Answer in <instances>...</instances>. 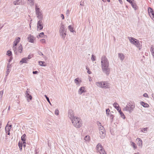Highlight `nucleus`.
Here are the masks:
<instances>
[{
	"mask_svg": "<svg viewBox=\"0 0 154 154\" xmlns=\"http://www.w3.org/2000/svg\"><path fill=\"white\" fill-rule=\"evenodd\" d=\"M101 63L103 71L107 75H108L110 73V69L109 61L106 56H103L102 57Z\"/></svg>",
	"mask_w": 154,
	"mask_h": 154,
	"instance_id": "1",
	"label": "nucleus"
},
{
	"mask_svg": "<svg viewBox=\"0 0 154 154\" xmlns=\"http://www.w3.org/2000/svg\"><path fill=\"white\" fill-rule=\"evenodd\" d=\"M71 121L73 126L76 128H79L82 126V121L78 117L74 118Z\"/></svg>",
	"mask_w": 154,
	"mask_h": 154,
	"instance_id": "2",
	"label": "nucleus"
},
{
	"mask_svg": "<svg viewBox=\"0 0 154 154\" xmlns=\"http://www.w3.org/2000/svg\"><path fill=\"white\" fill-rule=\"evenodd\" d=\"M135 107L134 104L132 102H129L123 109V110L128 111L130 113H131Z\"/></svg>",
	"mask_w": 154,
	"mask_h": 154,
	"instance_id": "3",
	"label": "nucleus"
},
{
	"mask_svg": "<svg viewBox=\"0 0 154 154\" xmlns=\"http://www.w3.org/2000/svg\"><path fill=\"white\" fill-rule=\"evenodd\" d=\"M35 12L37 17L38 18V19L42 20L43 18L42 13L40 9L38 7V4L36 3L35 4Z\"/></svg>",
	"mask_w": 154,
	"mask_h": 154,
	"instance_id": "4",
	"label": "nucleus"
},
{
	"mask_svg": "<svg viewBox=\"0 0 154 154\" xmlns=\"http://www.w3.org/2000/svg\"><path fill=\"white\" fill-rule=\"evenodd\" d=\"M59 33L61 37L62 38L63 40H65L66 34L65 29V27L64 25L62 24L59 28Z\"/></svg>",
	"mask_w": 154,
	"mask_h": 154,
	"instance_id": "5",
	"label": "nucleus"
},
{
	"mask_svg": "<svg viewBox=\"0 0 154 154\" xmlns=\"http://www.w3.org/2000/svg\"><path fill=\"white\" fill-rule=\"evenodd\" d=\"M128 38L130 42L132 44L135 45L137 48H139V49H140V43L139 40H138L137 39L132 37H128Z\"/></svg>",
	"mask_w": 154,
	"mask_h": 154,
	"instance_id": "6",
	"label": "nucleus"
},
{
	"mask_svg": "<svg viewBox=\"0 0 154 154\" xmlns=\"http://www.w3.org/2000/svg\"><path fill=\"white\" fill-rule=\"evenodd\" d=\"M13 49L15 54L17 55L19 53H21L22 52L23 48L22 45L20 44L19 45V46L17 48L16 47L13 46Z\"/></svg>",
	"mask_w": 154,
	"mask_h": 154,
	"instance_id": "7",
	"label": "nucleus"
},
{
	"mask_svg": "<svg viewBox=\"0 0 154 154\" xmlns=\"http://www.w3.org/2000/svg\"><path fill=\"white\" fill-rule=\"evenodd\" d=\"M99 130L100 138L101 139L104 138L106 135V131L104 127L101 126L99 127Z\"/></svg>",
	"mask_w": 154,
	"mask_h": 154,
	"instance_id": "8",
	"label": "nucleus"
},
{
	"mask_svg": "<svg viewBox=\"0 0 154 154\" xmlns=\"http://www.w3.org/2000/svg\"><path fill=\"white\" fill-rule=\"evenodd\" d=\"M68 115L69 118L70 119L71 121L74 118L76 117V116H74V114L73 111L72 110H69L68 112Z\"/></svg>",
	"mask_w": 154,
	"mask_h": 154,
	"instance_id": "9",
	"label": "nucleus"
},
{
	"mask_svg": "<svg viewBox=\"0 0 154 154\" xmlns=\"http://www.w3.org/2000/svg\"><path fill=\"white\" fill-rule=\"evenodd\" d=\"M28 39L29 42L34 43V41L35 40V38L31 34H29L28 35Z\"/></svg>",
	"mask_w": 154,
	"mask_h": 154,
	"instance_id": "10",
	"label": "nucleus"
},
{
	"mask_svg": "<svg viewBox=\"0 0 154 154\" xmlns=\"http://www.w3.org/2000/svg\"><path fill=\"white\" fill-rule=\"evenodd\" d=\"M29 89H27L26 91V92L25 93V94L26 95V97L27 98V100L28 102H29V101H28L29 99V100H31L32 98V97L31 96V95H30L29 93Z\"/></svg>",
	"mask_w": 154,
	"mask_h": 154,
	"instance_id": "11",
	"label": "nucleus"
},
{
	"mask_svg": "<svg viewBox=\"0 0 154 154\" xmlns=\"http://www.w3.org/2000/svg\"><path fill=\"white\" fill-rule=\"evenodd\" d=\"M41 20H39L37 23V27L39 30H42L43 28V24L42 23Z\"/></svg>",
	"mask_w": 154,
	"mask_h": 154,
	"instance_id": "12",
	"label": "nucleus"
},
{
	"mask_svg": "<svg viewBox=\"0 0 154 154\" xmlns=\"http://www.w3.org/2000/svg\"><path fill=\"white\" fill-rule=\"evenodd\" d=\"M103 88H109L110 87L109 84L106 82H103Z\"/></svg>",
	"mask_w": 154,
	"mask_h": 154,
	"instance_id": "13",
	"label": "nucleus"
},
{
	"mask_svg": "<svg viewBox=\"0 0 154 154\" xmlns=\"http://www.w3.org/2000/svg\"><path fill=\"white\" fill-rule=\"evenodd\" d=\"M74 82L76 85L79 86L81 83L82 82V81L80 78H78L75 79Z\"/></svg>",
	"mask_w": 154,
	"mask_h": 154,
	"instance_id": "14",
	"label": "nucleus"
},
{
	"mask_svg": "<svg viewBox=\"0 0 154 154\" xmlns=\"http://www.w3.org/2000/svg\"><path fill=\"white\" fill-rule=\"evenodd\" d=\"M20 37H18L16 38L14 42V44L13 45V46H14L15 47H16V46L17 45V44L20 42Z\"/></svg>",
	"mask_w": 154,
	"mask_h": 154,
	"instance_id": "15",
	"label": "nucleus"
},
{
	"mask_svg": "<svg viewBox=\"0 0 154 154\" xmlns=\"http://www.w3.org/2000/svg\"><path fill=\"white\" fill-rule=\"evenodd\" d=\"M136 140L137 141V145L141 147H142L143 146L142 140L140 138H137Z\"/></svg>",
	"mask_w": 154,
	"mask_h": 154,
	"instance_id": "16",
	"label": "nucleus"
},
{
	"mask_svg": "<svg viewBox=\"0 0 154 154\" xmlns=\"http://www.w3.org/2000/svg\"><path fill=\"white\" fill-rule=\"evenodd\" d=\"M103 149V147L101 144L99 143L97 146V151L100 152V151H101Z\"/></svg>",
	"mask_w": 154,
	"mask_h": 154,
	"instance_id": "17",
	"label": "nucleus"
},
{
	"mask_svg": "<svg viewBox=\"0 0 154 154\" xmlns=\"http://www.w3.org/2000/svg\"><path fill=\"white\" fill-rule=\"evenodd\" d=\"M118 57L121 61H123L125 57V56L123 53H119L118 54Z\"/></svg>",
	"mask_w": 154,
	"mask_h": 154,
	"instance_id": "18",
	"label": "nucleus"
},
{
	"mask_svg": "<svg viewBox=\"0 0 154 154\" xmlns=\"http://www.w3.org/2000/svg\"><path fill=\"white\" fill-rule=\"evenodd\" d=\"M11 67V65H10L9 63H8L7 66V71L6 72V76H7L9 74L10 70L9 68Z\"/></svg>",
	"mask_w": 154,
	"mask_h": 154,
	"instance_id": "19",
	"label": "nucleus"
},
{
	"mask_svg": "<svg viewBox=\"0 0 154 154\" xmlns=\"http://www.w3.org/2000/svg\"><path fill=\"white\" fill-rule=\"evenodd\" d=\"M29 61L26 57L22 58L20 61V63L21 64L23 63H27V62Z\"/></svg>",
	"mask_w": 154,
	"mask_h": 154,
	"instance_id": "20",
	"label": "nucleus"
},
{
	"mask_svg": "<svg viewBox=\"0 0 154 154\" xmlns=\"http://www.w3.org/2000/svg\"><path fill=\"white\" fill-rule=\"evenodd\" d=\"M85 87H81L79 90V94L80 95L82 94L83 93L85 92Z\"/></svg>",
	"mask_w": 154,
	"mask_h": 154,
	"instance_id": "21",
	"label": "nucleus"
},
{
	"mask_svg": "<svg viewBox=\"0 0 154 154\" xmlns=\"http://www.w3.org/2000/svg\"><path fill=\"white\" fill-rule=\"evenodd\" d=\"M22 0H16L14 2V4L15 5H20L22 4Z\"/></svg>",
	"mask_w": 154,
	"mask_h": 154,
	"instance_id": "22",
	"label": "nucleus"
},
{
	"mask_svg": "<svg viewBox=\"0 0 154 154\" xmlns=\"http://www.w3.org/2000/svg\"><path fill=\"white\" fill-rule=\"evenodd\" d=\"M103 82H96V85L99 87L103 88Z\"/></svg>",
	"mask_w": 154,
	"mask_h": 154,
	"instance_id": "23",
	"label": "nucleus"
},
{
	"mask_svg": "<svg viewBox=\"0 0 154 154\" xmlns=\"http://www.w3.org/2000/svg\"><path fill=\"white\" fill-rule=\"evenodd\" d=\"M113 106L114 107L119 111H120V109L119 108V105L116 102H115L113 104Z\"/></svg>",
	"mask_w": 154,
	"mask_h": 154,
	"instance_id": "24",
	"label": "nucleus"
},
{
	"mask_svg": "<svg viewBox=\"0 0 154 154\" xmlns=\"http://www.w3.org/2000/svg\"><path fill=\"white\" fill-rule=\"evenodd\" d=\"M140 104L144 107H148L149 106V105L148 104L145 103L143 102H140Z\"/></svg>",
	"mask_w": 154,
	"mask_h": 154,
	"instance_id": "25",
	"label": "nucleus"
},
{
	"mask_svg": "<svg viewBox=\"0 0 154 154\" xmlns=\"http://www.w3.org/2000/svg\"><path fill=\"white\" fill-rule=\"evenodd\" d=\"M131 6H132V7L134 8V9L135 10H136L137 9V6L136 4L133 2H132V3H131Z\"/></svg>",
	"mask_w": 154,
	"mask_h": 154,
	"instance_id": "26",
	"label": "nucleus"
},
{
	"mask_svg": "<svg viewBox=\"0 0 154 154\" xmlns=\"http://www.w3.org/2000/svg\"><path fill=\"white\" fill-rule=\"evenodd\" d=\"M39 64L41 66H46V64L44 61H39Z\"/></svg>",
	"mask_w": 154,
	"mask_h": 154,
	"instance_id": "27",
	"label": "nucleus"
},
{
	"mask_svg": "<svg viewBox=\"0 0 154 154\" xmlns=\"http://www.w3.org/2000/svg\"><path fill=\"white\" fill-rule=\"evenodd\" d=\"M148 11L149 15H150L151 14L154 12L153 10L151 8L149 7L148 9Z\"/></svg>",
	"mask_w": 154,
	"mask_h": 154,
	"instance_id": "28",
	"label": "nucleus"
},
{
	"mask_svg": "<svg viewBox=\"0 0 154 154\" xmlns=\"http://www.w3.org/2000/svg\"><path fill=\"white\" fill-rule=\"evenodd\" d=\"M130 143L131 145L133 147L134 149H137V146L135 143L131 141L130 142Z\"/></svg>",
	"mask_w": 154,
	"mask_h": 154,
	"instance_id": "29",
	"label": "nucleus"
},
{
	"mask_svg": "<svg viewBox=\"0 0 154 154\" xmlns=\"http://www.w3.org/2000/svg\"><path fill=\"white\" fill-rule=\"evenodd\" d=\"M150 51L152 53V55L154 58V48H153V45L151 46Z\"/></svg>",
	"mask_w": 154,
	"mask_h": 154,
	"instance_id": "30",
	"label": "nucleus"
},
{
	"mask_svg": "<svg viewBox=\"0 0 154 154\" xmlns=\"http://www.w3.org/2000/svg\"><path fill=\"white\" fill-rule=\"evenodd\" d=\"M119 110H120V111L119 112L120 113L121 117L123 119H125V116L124 115V114L122 112L121 109H120Z\"/></svg>",
	"mask_w": 154,
	"mask_h": 154,
	"instance_id": "31",
	"label": "nucleus"
},
{
	"mask_svg": "<svg viewBox=\"0 0 154 154\" xmlns=\"http://www.w3.org/2000/svg\"><path fill=\"white\" fill-rule=\"evenodd\" d=\"M84 140L85 141H88L90 140V137L89 136H86L85 137Z\"/></svg>",
	"mask_w": 154,
	"mask_h": 154,
	"instance_id": "32",
	"label": "nucleus"
},
{
	"mask_svg": "<svg viewBox=\"0 0 154 154\" xmlns=\"http://www.w3.org/2000/svg\"><path fill=\"white\" fill-rule=\"evenodd\" d=\"M26 135L25 134H23L21 137V140L22 141H26L25 137Z\"/></svg>",
	"mask_w": 154,
	"mask_h": 154,
	"instance_id": "33",
	"label": "nucleus"
},
{
	"mask_svg": "<svg viewBox=\"0 0 154 154\" xmlns=\"http://www.w3.org/2000/svg\"><path fill=\"white\" fill-rule=\"evenodd\" d=\"M10 129L8 128V126L7 124L5 127V130L6 133H7L8 131H10Z\"/></svg>",
	"mask_w": 154,
	"mask_h": 154,
	"instance_id": "34",
	"label": "nucleus"
},
{
	"mask_svg": "<svg viewBox=\"0 0 154 154\" xmlns=\"http://www.w3.org/2000/svg\"><path fill=\"white\" fill-rule=\"evenodd\" d=\"M68 29L71 32H73V28L72 26L71 25H69L68 27Z\"/></svg>",
	"mask_w": 154,
	"mask_h": 154,
	"instance_id": "35",
	"label": "nucleus"
},
{
	"mask_svg": "<svg viewBox=\"0 0 154 154\" xmlns=\"http://www.w3.org/2000/svg\"><path fill=\"white\" fill-rule=\"evenodd\" d=\"M45 98H46V99H47V101L48 102V103H49V104L51 105V103L50 102V100H49V98L46 95H45Z\"/></svg>",
	"mask_w": 154,
	"mask_h": 154,
	"instance_id": "36",
	"label": "nucleus"
},
{
	"mask_svg": "<svg viewBox=\"0 0 154 154\" xmlns=\"http://www.w3.org/2000/svg\"><path fill=\"white\" fill-rule=\"evenodd\" d=\"M152 20H154V13L153 12L150 15H149Z\"/></svg>",
	"mask_w": 154,
	"mask_h": 154,
	"instance_id": "37",
	"label": "nucleus"
},
{
	"mask_svg": "<svg viewBox=\"0 0 154 154\" xmlns=\"http://www.w3.org/2000/svg\"><path fill=\"white\" fill-rule=\"evenodd\" d=\"M31 4V5H34V0H27Z\"/></svg>",
	"mask_w": 154,
	"mask_h": 154,
	"instance_id": "38",
	"label": "nucleus"
},
{
	"mask_svg": "<svg viewBox=\"0 0 154 154\" xmlns=\"http://www.w3.org/2000/svg\"><path fill=\"white\" fill-rule=\"evenodd\" d=\"M97 124L98 125L99 129V127H100V126H103L101 125L100 122L99 121H97Z\"/></svg>",
	"mask_w": 154,
	"mask_h": 154,
	"instance_id": "39",
	"label": "nucleus"
},
{
	"mask_svg": "<svg viewBox=\"0 0 154 154\" xmlns=\"http://www.w3.org/2000/svg\"><path fill=\"white\" fill-rule=\"evenodd\" d=\"M99 153L100 154H106L105 151L103 150L102 149L101 151H100Z\"/></svg>",
	"mask_w": 154,
	"mask_h": 154,
	"instance_id": "40",
	"label": "nucleus"
},
{
	"mask_svg": "<svg viewBox=\"0 0 154 154\" xmlns=\"http://www.w3.org/2000/svg\"><path fill=\"white\" fill-rule=\"evenodd\" d=\"M18 146H19V148L21 150L22 149V143H20V142L18 143Z\"/></svg>",
	"mask_w": 154,
	"mask_h": 154,
	"instance_id": "41",
	"label": "nucleus"
},
{
	"mask_svg": "<svg viewBox=\"0 0 154 154\" xmlns=\"http://www.w3.org/2000/svg\"><path fill=\"white\" fill-rule=\"evenodd\" d=\"M91 60L92 61H94L95 60V57L94 55H92V57H91Z\"/></svg>",
	"mask_w": 154,
	"mask_h": 154,
	"instance_id": "42",
	"label": "nucleus"
},
{
	"mask_svg": "<svg viewBox=\"0 0 154 154\" xmlns=\"http://www.w3.org/2000/svg\"><path fill=\"white\" fill-rule=\"evenodd\" d=\"M59 110L57 109H55V114L56 115H59Z\"/></svg>",
	"mask_w": 154,
	"mask_h": 154,
	"instance_id": "43",
	"label": "nucleus"
},
{
	"mask_svg": "<svg viewBox=\"0 0 154 154\" xmlns=\"http://www.w3.org/2000/svg\"><path fill=\"white\" fill-rule=\"evenodd\" d=\"M7 53V54L9 56H11L12 54L11 51H8Z\"/></svg>",
	"mask_w": 154,
	"mask_h": 154,
	"instance_id": "44",
	"label": "nucleus"
},
{
	"mask_svg": "<svg viewBox=\"0 0 154 154\" xmlns=\"http://www.w3.org/2000/svg\"><path fill=\"white\" fill-rule=\"evenodd\" d=\"M3 91H0V98L1 99H2V95H3Z\"/></svg>",
	"mask_w": 154,
	"mask_h": 154,
	"instance_id": "45",
	"label": "nucleus"
},
{
	"mask_svg": "<svg viewBox=\"0 0 154 154\" xmlns=\"http://www.w3.org/2000/svg\"><path fill=\"white\" fill-rule=\"evenodd\" d=\"M44 33L43 32H42L40 33L39 34V36L40 37H43V36H44Z\"/></svg>",
	"mask_w": 154,
	"mask_h": 154,
	"instance_id": "46",
	"label": "nucleus"
},
{
	"mask_svg": "<svg viewBox=\"0 0 154 154\" xmlns=\"http://www.w3.org/2000/svg\"><path fill=\"white\" fill-rule=\"evenodd\" d=\"M147 128H143L142 130H141V131L142 132L145 133V131H146Z\"/></svg>",
	"mask_w": 154,
	"mask_h": 154,
	"instance_id": "47",
	"label": "nucleus"
},
{
	"mask_svg": "<svg viewBox=\"0 0 154 154\" xmlns=\"http://www.w3.org/2000/svg\"><path fill=\"white\" fill-rule=\"evenodd\" d=\"M110 110L109 109H106V114L107 115H109V112H110Z\"/></svg>",
	"mask_w": 154,
	"mask_h": 154,
	"instance_id": "48",
	"label": "nucleus"
},
{
	"mask_svg": "<svg viewBox=\"0 0 154 154\" xmlns=\"http://www.w3.org/2000/svg\"><path fill=\"white\" fill-rule=\"evenodd\" d=\"M143 95V97H148V95L147 93H144Z\"/></svg>",
	"mask_w": 154,
	"mask_h": 154,
	"instance_id": "49",
	"label": "nucleus"
},
{
	"mask_svg": "<svg viewBox=\"0 0 154 154\" xmlns=\"http://www.w3.org/2000/svg\"><path fill=\"white\" fill-rule=\"evenodd\" d=\"M114 115H112V114H111L110 115V118L112 119V122L113 121V118L114 117Z\"/></svg>",
	"mask_w": 154,
	"mask_h": 154,
	"instance_id": "50",
	"label": "nucleus"
},
{
	"mask_svg": "<svg viewBox=\"0 0 154 154\" xmlns=\"http://www.w3.org/2000/svg\"><path fill=\"white\" fill-rule=\"evenodd\" d=\"M84 2H81L80 3V5L82 6H84Z\"/></svg>",
	"mask_w": 154,
	"mask_h": 154,
	"instance_id": "51",
	"label": "nucleus"
},
{
	"mask_svg": "<svg viewBox=\"0 0 154 154\" xmlns=\"http://www.w3.org/2000/svg\"><path fill=\"white\" fill-rule=\"evenodd\" d=\"M60 17L62 18V19L63 20L64 19V15L63 14H61Z\"/></svg>",
	"mask_w": 154,
	"mask_h": 154,
	"instance_id": "52",
	"label": "nucleus"
},
{
	"mask_svg": "<svg viewBox=\"0 0 154 154\" xmlns=\"http://www.w3.org/2000/svg\"><path fill=\"white\" fill-rule=\"evenodd\" d=\"M13 59V58H12V57H10V59H9V60H8V62L9 63H10L12 60Z\"/></svg>",
	"mask_w": 154,
	"mask_h": 154,
	"instance_id": "53",
	"label": "nucleus"
},
{
	"mask_svg": "<svg viewBox=\"0 0 154 154\" xmlns=\"http://www.w3.org/2000/svg\"><path fill=\"white\" fill-rule=\"evenodd\" d=\"M41 41L42 42H43V43H44V42H45V40L44 38L42 39L41 40Z\"/></svg>",
	"mask_w": 154,
	"mask_h": 154,
	"instance_id": "54",
	"label": "nucleus"
},
{
	"mask_svg": "<svg viewBox=\"0 0 154 154\" xmlns=\"http://www.w3.org/2000/svg\"><path fill=\"white\" fill-rule=\"evenodd\" d=\"M27 59L28 60L29 59H30L31 58V57L30 55H29L27 57H26Z\"/></svg>",
	"mask_w": 154,
	"mask_h": 154,
	"instance_id": "55",
	"label": "nucleus"
},
{
	"mask_svg": "<svg viewBox=\"0 0 154 154\" xmlns=\"http://www.w3.org/2000/svg\"><path fill=\"white\" fill-rule=\"evenodd\" d=\"M32 73L33 74H36L38 73V72L37 71H33Z\"/></svg>",
	"mask_w": 154,
	"mask_h": 154,
	"instance_id": "56",
	"label": "nucleus"
},
{
	"mask_svg": "<svg viewBox=\"0 0 154 154\" xmlns=\"http://www.w3.org/2000/svg\"><path fill=\"white\" fill-rule=\"evenodd\" d=\"M128 2H129L130 4L132 3L133 1H131V0H126Z\"/></svg>",
	"mask_w": 154,
	"mask_h": 154,
	"instance_id": "57",
	"label": "nucleus"
},
{
	"mask_svg": "<svg viewBox=\"0 0 154 154\" xmlns=\"http://www.w3.org/2000/svg\"><path fill=\"white\" fill-rule=\"evenodd\" d=\"M87 73L89 74H91V72L89 70H88L87 71Z\"/></svg>",
	"mask_w": 154,
	"mask_h": 154,
	"instance_id": "58",
	"label": "nucleus"
},
{
	"mask_svg": "<svg viewBox=\"0 0 154 154\" xmlns=\"http://www.w3.org/2000/svg\"><path fill=\"white\" fill-rule=\"evenodd\" d=\"M23 141V144H26V141Z\"/></svg>",
	"mask_w": 154,
	"mask_h": 154,
	"instance_id": "59",
	"label": "nucleus"
},
{
	"mask_svg": "<svg viewBox=\"0 0 154 154\" xmlns=\"http://www.w3.org/2000/svg\"><path fill=\"white\" fill-rule=\"evenodd\" d=\"M10 106H9V107H8V111L10 110Z\"/></svg>",
	"mask_w": 154,
	"mask_h": 154,
	"instance_id": "60",
	"label": "nucleus"
},
{
	"mask_svg": "<svg viewBox=\"0 0 154 154\" xmlns=\"http://www.w3.org/2000/svg\"><path fill=\"white\" fill-rule=\"evenodd\" d=\"M69 13V10H68L66 11V14Z\"/></svg>",
	"mask_w": 154,
	"mask_h": 154,
	"instance_id": "61",
	"label": "nucleus"
},
{
	"mask_svg": "<svg viewBox=\"0 0 154 154\" xmlns=\"http://www.w3.org/2000/svg\"><path fill=\"white\" fill-rule=\"evenodd\" d=\"M119 2H120V3L121 4H122V0H119Z\"/></svg>",
	"mask_w": 154,
	"mask_h": 154,
	"instance_id": "62",
	"label": "nucleus"
},
{
	"mask_svg": "<svg viewBox=\"0 0 154 154\" xmlns=\"http://www.w3.org/2000/svg\"><path fill=\"white\" fill-rule=\"evenodd\" d=\"M8 126V128L9 127H10V129L12 127V125H9V126Z\"/></svg>",
	"mask_w": 154,
	"mask_h": 154,
	"instance_id": "63",
	"label": "nucleus"
},
{
	"mask_svg": "<svg viewBox=\"0 0 154 154\" xmlns=\"http://www.w3.org/2000/svg\"><path fill=\"white\" fill-rule=\"evenodd\" d=\"M40 55H43V54L42 53V52H40V53L39 54Z\"/></svg>",
	"mask_w": 154,
	"mask_h": 154,
	"instance_id": "64",
	"label": "nucleus"
}]
</instances>
